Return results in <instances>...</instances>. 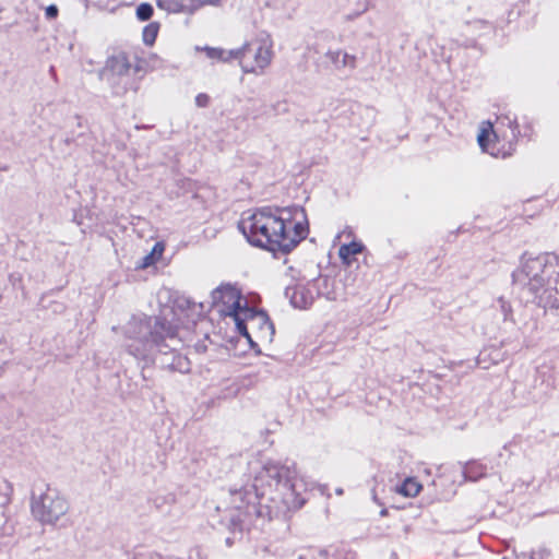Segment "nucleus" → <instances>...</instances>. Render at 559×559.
<instances>
[{
    "label": "nucleus",
    "mask_w": 559,
    "mask_h": 559,
    "mask_svg": "<svg viewBox=\"0 0 559 559\" xmlns=\"http://www.w3.org/2000/svg\"><path fill=\"white\" fill-rule=\"evenodd\" d=\"M248 239L271 250H288L307 234V222L301 213L277 217L269 213L254 214L245 227Z\"/></svg>",
    "instance_id": "1"
},
{
    "label": "nucleus",
    "mask_w": 559,
    "mask_h": 559,
    "mask_svg": "<svg viewBox=\"0 0 559 559\" xmlns=\"http://www.w3.org/2000/svg\"><path fill=\"white\" fill-rule=\"evenodd\" d=\"M236 51L239 52L236 60L239 61L241 70L254 75H263L274 56L273 41L267 35L246 43L242 47L236 48Z\"/></svg>",
    "instance_id": "2"
},
{
    "label": "nucleus",
    "mask_w": 559,
    "mask_h": 559,
    "mask_svg": "<svg viewBox=\"0 0 559 559\" xmlns=\"http://www.w3.org/2000/svg\"><path fill=\"white\" fill-rule=\"evenodd\" d=\"M131 63L124 53L110 57L103 70V78L112 86L127 88L130 81Z\"/></svg>",
    "instance_id": "3"
},
{
    "label": "nucleus",
    "mask_w": 559,
    "mask_h": 559,
    "mask_svg": "<svg viewBox=\"0 0 559 559\" xmlns=\"http://www.w3.org/2000/svg\"><path fill=\"white\" fill-rule=\"evenodd\" d=\"M221 0H159L162 9L173 13H193L204 5H217Z\"/></svg>",
    "instance_id": "4"
},
{
    "label": "nucleus",
    "mask_w": 559,
    "mask_h": 559,
    "mask_svg": "<svg viewBox=\"0 0 559 559\" xmlns=\"http://www.w3.org/2000/svg\"><path fill=\"white\" fill-rule=\"evenodd\" d=\"M246 329H249L257 338H267L272 334V326L263 313L252 314L247 321Z\"/></svg>",
    "instance_id": "5"
},
{
    "label": "nucleus",
    "mask_w": 559,
    "mask_h": 559,
    "mask_svg": "<svg viewBox=\"0 0 559 559\" xmlns=\"http://www.w3.org/2000/svg\"><path fill=\"white\" fill-rule=\"evenodd\" d=\"M325 58L334 66L335 69L341 70L345 68L354 69L356 66V58L342 50H329Z\"/></svg>",
    "instance_id": "6"
},
{
    "label": "nucleus",
    "mask_w": 559,
    "mask_h": 559,
    "mask_svg": "<svg viewBox=\"0 0 559 559\" xmlns=\"http://www.w3.org/2000/svg\"><path fill=\"white\" fill-rule=\"evenodd\" d=\"M195 50H202L206 53V57L214 61H222V62H229L231 60H236L238 56V51L236 49H223V48H215V47H195Z\"/></svg>",
    "instance_id": "7"
},
{
    "label": "nucleus",
    "mask_w": 559,
    "mask_h": 559,
    "mask_svg": "<svg viewBox=\"0 0 559 559\" xmlns=\"http://www.w3.org/2000/svg\"><path fill=\"white\" fill-rule=\"evenodd\" d=\"M158 29L159 25L156 22L150 23L144 27L142 36L145 45L151 46L154 44L158 34Z\"/></svg>",
    "instance_id": "8"
},
{
    "label": "nucleus",
    "mask_w": 559,
    "mask_h": 559,
    "mask_svg": "<svg viewBox=\"0 0 559 559\" xmlns=\"http://www.w3.org/2000/svg\"><path fill=\"white\" fill-rule=\"evenodd\" d=\"M490 135H495L493 123L490 120H484L478 126L476 140H489Z\"/></svg>",
    "instance_id": "9"
},
{
    "label": "nucleus",
    "mask_w": 559,
    "mask_h": 559,
    "mask_svg": "<svg viewBox=\"0 0 559 559\" xmlns=\"http://www.w3.org/2000/svg\"><path fill=\"white\" fill-rule=\"evenodd\" d=\"M153 15V7L150 3H141L136 8V17L140 21H147Z\"/></svg>",
    "instance_id": "10"
},
{
    "label": "nucleus",
    "mask_w": 559,
    "mask_h": 559,
    "mask_svg": "<svg viewBox=\"0 0 559 559\" xmlns=\"http://www.w3.org/2000/svg\"><path fill=\"white\" fill-rule=\"evenodd\" d=\"M361 251V246L353 242L347 246H344L340 250V254L344 260H347L350 255L356 254Z\"/></svg>",
    "instance_id": "11"
},
{
    "label": "nucleus",
    "mask_w": 559,
    "mask_h": 559,
    "mask_svg": "<svg viewBox=\"0 0 559 559\" xmlns=\"http://www.w3.org/2000/svg\"><path fill=\"white\" fill-rule=\"evenodd\" d=\"M210 104V96L204 93H200L195 97V105L200 108H204Z\"/></svg>",
    "instance_id": "12"
},
{
    "label": "nucleus",
    "mask_w": 559,
    "mask_h": 559,
    "mask_svg": "<svg viewBox=\"0 0 559 559\" xmlns=\"http://www.w3.org/2000/svg\"><path fill=\"white\" fill-rule=\"evenodd\" d=\"M418 490H419V486L416 483H414V481H407L403 486V491L406 495H414V493L418 492Z\"/></svg>",
    "instance_id": "13"
},
{
    "label": "nucleus",
    "mask_w": 559,
    "mask_h": 559,
    "mask_svg": "<svg viewBox=\"0 0 559 559\" xmlns=\"http://www.w3.org/2000/svg\"><path fill=\"white\" fill-rule=\"evenodd\" d=\"M58 14V9L56 5L51 4L49 7H47L46 9V16L49 17V19H53L56 17Z\"/></svg>",
    "instance_id": "14"
},
{
    "label": "nucleus",
    "mask_w": 559,
    "mask_h": 559,
    "mask_svg": "<svg viewBox=\"0 0 559 559\" xmlns=\"http://www.w3.org/2000/svg\"><path fill=\"white\" fill-rule=\"evenodd\" d=\"M162 252H163V247H162V246H159V245H157V246H155V247L153 248V250H152V253H151V254H152V255L160 257Z\"/></svg>",
    "instance_id": "15"
},
{
    "label": "nucleus",
    "mask_w": 559,
    "mask_h": 559,
    "mask_svg": "<svg viewBox=\"0 0 559 559\" xmlns=\"http://www.w3.org/2000/svg\"><path fill=\"white\" fill-rule=\"evenodd\" d=\"M276 107H277V109H276L277 111H280V110H286V105H285V103H277Z\"/></svg>",
    "instance_id": "16"
},
{
    "label": "nucleus",
    "mask_w": 559,
    "mask_h": 559,
    "mask_svg": "<svg viewBox=\"0 0 559 559\" xmlns=\"http://www.w3.org/2000/svg\"><path fill=\"white\" fill-rule=\"evenodd\" d=\"M475 24L479 25V26H484L486 28H490V26L487 23L483 22V21H477V22H475Z\"/></svg>",
    "instance_id": "17"
}]
</instances>
